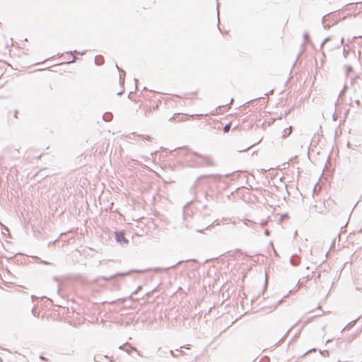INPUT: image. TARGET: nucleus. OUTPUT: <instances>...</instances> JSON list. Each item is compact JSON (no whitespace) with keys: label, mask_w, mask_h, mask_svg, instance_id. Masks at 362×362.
I'll return each mask as SVG.
<instances>
[{"label":"nucleus","mask_w":362,"mask_h":362,"mask_svg":"<svg viewBox=\"0 0 362 362\" xmlns=\"http://www.w3.org/2000/svg\"><path fill=\"white\" fill-rule=\"evenodd\" d=\"M116 240L120 244H127L128 240L125 238L124 234L123 232H117L115 233Z\"/></svg>","instance_id":"1"},{"label":"nucleus","mask_w":362,"mask_h":362,"mask_svg":"<svg viewBox=\"0 0 362 362\" xmlns=\"http://www.w3.org/2000/svg\"><path fill=\"white\" fill-rule=\"evenodd\" d=\"M118 71L120 72L119 73V81H120V83H123L124 82V76H125V71L120 69L117 65H116Z\"/></svg>","instance_id":"2"},{"label":"nucleus","mask_w":362,"mask_h":362,"mask_svg":"<svg viewBox=\"0 0 362 362\" xmlns=\"http://www.w3.org/2000/svg\"><path fill=\"white\" fill-rule=\"evenodd\" d=\"M104 62L103 57L102 56H96L95 58V63L97 65H101Z\"/></svg>","instance_id":"3"},{"label":"nucleus","mask_w":362,"mask_h":362,"mask_svg":"<svg viewBox=\"0 0 362 362\" xmlns=\"http://www.w3.org/2000/svg\"><path fill=\"white\" fill-rule=\"evenodd\" d=\"M103 118L105 121L109 122L112 119V115L110 112H106L103 115Z\"/></svg>","instance_id":"4"},{"label":"nucleus","mask_w":362,"mask_h":362,"mask_svg":"<svg viewBox=\"0 0 362 362\" xmlns=\"http://www.w3.org/2000/svg\"><path fill=\"white\" fill-rule=\"evenodd\" d=\"M327 15L324 16L322 17V23L323 26H324V28H325V29L329 28V26H330L329 24H326V23H325V21H326V19H327Z\"/></svg>","instance_id":"5"},{"label":"nucleus","mask_w":362,"mask_h":362,"mask_svg":"<svg viewBox=\"0 0 362 362\" xmlns=\"http://www.w3.org/2000/svg\"><path fill=\"white\" fill-rule=\"evenodd\" d=\"M230 123H228L227 124H226L223 128V134H226L227 132H228V131L230 130Z\"/></svg>","instance_id":"6"},{"label":"nucleus","mask_w":362,"mask_h":362,"mask_svg":"<svg viewBox=\"0 0 362 362\" xmlns=\"http://www.w3.org/2000/svg\"><path fill=\"white\" fill-rule=\"evenodd\" d=\"M291 129H292L291 127H289L288 128H286L284 129V134L283 136H286V134H288V135L291 134Z\"/></svg>","instance_id":"7"},{"label":"nucleus","mask_w":362,"mask_h":362,"mask_svg":"<svg viewBox=\"0 0 362 362\" xmlns=\"http://www.w3.org/2000/svg\"><path fill=\"white\" fill-rule=\"evenodd\" d=\"M346 88H347V86H344V87L343 90L341 91V93H340V94H339V97H341V96L344 94V91L346 90Z\"/></svg>","instance_id":"8"},{"label":"nucleus","mask_w":362,"mask_h":362,"mask_svg":"<svg viewBox=\"0 0 362 362\" xmlns=\"http://www.w3.org/2000/svg\"><path fill=\"white\" fill-rule=\"evenodd\" d=\"M329 40V37H327L324 40V41L322 42L321 46H323L327 41Z\"/></svg>","instance_id":"9"},{"label":"nucleus","mask_w":362,"mask_h":362,"mask_svg":"<svg viewBox=\"0 0 362 362\" xmlns=\"http://www.w3.org/2000/svg\"><path fill=\"white\" fill-rule=\"evenodd\" d=\"M303 37H304L305 40H307V39L308 38V33H304Z\"/></svg>","instance_id":"10"},{"label":"nucleus","mask_w":362,"mask_h":362,"mask_svg":"<svg viewBox=\"0 0 362 362\" xmlns=\"http://www.w3.org/2000/svg\"><path fill=\"white\" fill-rule=\"evenodd\" d=\"M346 70H347V73H349L350 71H351L353 70V69L351 66H348L346 67Z\"/></svg>","instance_id":"11"},{"label":"nucleus","mask_w":362,"mask_h":362,"mask_svg":"<svg viewBox=\"0 0 362 362\" xmlns=\"http://www.w3.org/2000/svg\"><path fill=\"white\" fill-rule=\"evenodd\" d=\"M343 54H344V57H346V55L348 54V51L344 49V52H343Z\"/></svg>","instance_id":"12"},{"label":"nucleus","mask_w":362,"mask_h":362,"mask_svg":"<svg viewBox=\"0 0 362 362\" xmlns=\"http://www.w3.org/2000/svg\"><path fill=\"white\" fill-rule=\"evenodd\" d=\"M18 114V111L16 110L14 111V117L17 118Z\"/></svg>","instance_id":"13"},{"label":"nucleus","mask_w":362,"mask_h":362,"mask_svg":"<svg viewBox=\"0 0 362 362\" xmlns=\"http://www.w3.org/2000/svg\"><path fill=\"white\" fill-rule=\"evenodd\" d=\"M75 59H76V57H73L72 59H71V61H69V63L74 62H75Z\"/></svg>","instance_id":"14"},{"label":"nucleus","mask_w":362,"mask_h":362,"mask_svg":"<svg viewBox=\"0 0 362 362\" xmlns=\"http://www.w3.org/2000/svg\"><path fill=\"white\" fill-rule=\"evenodd\" d=\"M217 13L218 14L219 13V11H218V5L217 6ZM218 21H219V17L218 16Z\"/></svg>","instance_id":"15"},{"label":"nucleus","mask_w":362,"mask_h":362,"mask_svg":"<svg viewBox=\"0 0 362 362\" xmlns=\"http://www.w3.org/2000/svg\"><path fill=\"white\" fill-rule=\"evenodd\" d=\"M344 41V38H341V45H343Z\"/></svg>","instance_id":"16"},{"label":"nucleus","mask_w":362,"mask_h":362,"mask_svg":"<svg viewBox=\"0 0 362 362\" xmlns=\"http://www.w3.org/2000/svg\"><path fill=\"white\" fill-rule=\"evenodd\" d=\"M134 81H135V85L136 86L137 85V83H138V80L136 78L134 79Z\"/></svg>","instance_id":"17"},{"label":"nucleus","mask_w":362,"mask_h":362,"mask_svg":"<svg viewBox=\"0 0 362 362\" xmlns=\"http://www.w3.org/2000/svg\"><path fill=\"white\" fill-rule=\"evenodd\" d=\"M122 93H123L122 91H120V92H119V93H117V95H121V94H122Z\"/></svg>","instance_id":"18"},{"label":"nucleus","mask_w":362,"mask_h":362,"mask_svg":"<svg viewBox=\"0 0 362 362\" xmlns=\"http://www.w3.org/2000/svg\"><path fill=\"white\" fill-rule=\"evenodd\" d=\"M233 99L232 98V99L230 100V101L229 104H231V103H233Z\"/></svg>","instance_id":"19"},{"label":"nucleus","mask_w":362,"mask_h":362,"mask_svg":"<svg viewBox=\"0 0 362 362\" xmlns=\"http://www.w3.org/2000/svg\"><path fill=\"white\" fill-rule=\"evenodd\" d=\"M137 136H144V135L143 134H138Z\"/></svg>","instance_id":"20"}]
</instances>
